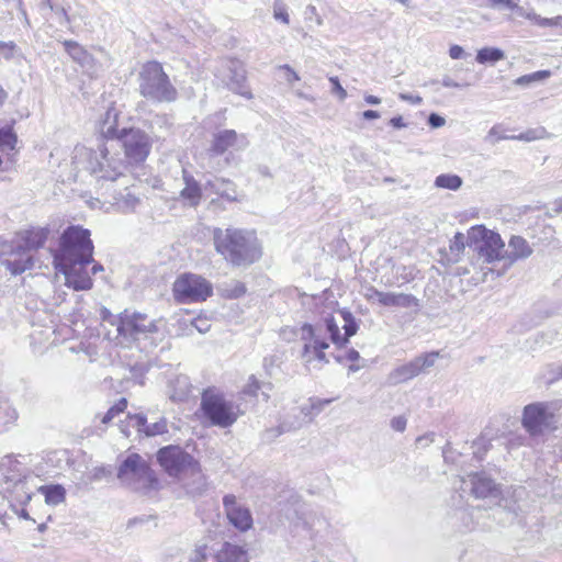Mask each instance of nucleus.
I'll return each mask as SVG.
<instances>
[{
    "label": "nucleus",
    "mask_w": 562,
    "mask_h": 562,
    "mask_svg": "<svg viewBox=\"0 0 562 562\" xmlns=\"http://www.w3.org/2000/svg\"><path fill=\"white\" fill-rule=\"evenodd\" d=\"M463 181L458 175L442 173L436 177L435 186L442 189L457 191L461 188Z\"/></svg>",
    "instance_id": "obj_35"
},
{
    "label": "nucleus",
    "mask_w": 562,
    "mask_h": 562,
    "mask_svg": "<svg viewBox=\"0 0 562 562\" xmlns=\"http://www.w3.org/2000/svg\"><path fill=\"white\" fill-rule=\"evenodd\" d=\"M531 21L539 25V26H542V27H547V26H551V19H548V18H541L540 15L536 14L535 12L532 13V19Z\"/></svg>",
    "instance_id": "obj_60"
},
{
    "label": "nucleus",
    "mask_w": 562,
    "mask_h": 562,
    "mask_svg": "<svg viewBox=\"0 0 562 562\" xmlns=\"http://www.w3.org/2000/svg\"><path fill=\"white\" fill-rule=\"evenodd\" d=\"M371 291L372 294L369 296V299L375 297L378 302L383 306L408 308L419 305L418 299L413 294L382 292L374 288H372Z\"/></svg>",
    "instance_id": "obj_20"
},
{
    "label": "nucleus",
    "mask_w": 562,
    "mask_h": 562,
    "mask_svg": "<svg viewBox=\"0 0 562 562\" xmlns=\"http://www.w3.org/2000/svg\"><path fill=\"white\" fill-rule=\"evenodd\" d=\"M125 154L127 164H142L148 157L153 142L150 136L143 130L136 127L122 128L116 138Z\"/></svg>",
    "instance_id": "obj_11"
},
{
    "label": "nucleus",
    "mask_w": 562,
    "mask_h": 562,
    "mask_svg": "<svg viewBox=\"0 0 562 562\" xmlns=\"http://www.w3.org/2000/svg\"><path fill=\"white\" fill-rule=\"evenodd\" d=\"M427 122L432 128H439L445 125L446 120L437 113H430Z\"/></svg>",
    "instance_id": "obj_53"
},
{
    "label": "nucleus",
    "mask_w": 562,
    "mask_h": 562,
    "mask_svg": "<svg viewBox=\"0 0 562 562\" xmlns=\"http://www.w3.org/2000/svg\"><path fill=\"white\" fill-rule=\"evenodd\" d=\"M119 112L115 109H109L101 122V134L108 139H116L121 130L117 128Z\"/></svg>",
    "instance_id": "obj_29"
},
{
    "label": "nucleus",
    "mask_w": 562,
    "mask_h": 562,
    "mask_svg": "<svg viewBox=\"0 0 562 562\" xmlns=\"http://www.w3.org/2000/svg\"><path fill=\"white\" fill-rule=\"evenodd\" d=\"M315 327L318 328L317 333H321L322 328L324 327L328 333L331 342L338 348L347 345V337L340 334L339 326L334 316L327 315L323 321V325H316Z\"/></svg>",
    "instance_id": "obj_28"
},
{
    "label": "nucleus",
    "mask_w": 562,
    "mask_h": 562,
    "mask_svg": "<svg viewBox=\"0 0 562 562\" xmlns=\"http://www.w3.org/2000/svg\"><path fill=\"white\" fill-rule=\"evenodd\" d=\"M14 123L15 121H12L10 125L0 126V150L3 153L14 150L18 143V136L13 131Z\"/></svg>",
    "instance_id": "obj_33"
},
{
    "label": "nucleus",
    "mask_w": 562,
    "mask_h": 562,
    "mask_svg": "<svg viewBox=\"0 0 562 562\" xmlns=\"http://www.w3.org/2000/svg\"><path fill=\"white\" fill-rule=\"evenodd\" d=\"M99 314L102 322H106L110 325L117 327L119 315H113L105 306L100 307Z\"/></svg>",
    "instance_id": "obj_47"
},
{
    "label": "nucleus",
    "mask_w": 562,
    "mask_h": 562,
    "mask_svg": "<svg viewBox=\"0 0 562 562\" xmlns=\"http://www.w3.org/2000/svg\"><path fill=\"white\" fill-rule=\"evenodd\" d=\"M157 460L170 476H178L184 472L200 474L198 461L179 446L160 448L157 451Z\"/></svg>",
    "instance_id": "obj_10"
},
{
    "label": "nucleus",
    "mask_w": 562,
    "mask_h": 562,
    "mask_svg": "<svg viewBox=\"0 0 562 562\" xmlns=\"http://www.w3.org/2000/svg\"><path fill=\"white\" fill-rule=\"evenodd\" d=\"M220 295L224 299L235 300L241 297L246 293V285L241 281L231 280L223 282L217 286Z\"/></svg>",
    "instance_id": "obj_30"
},
{
    "label": "nucleus",
    "mask_w": 562,
    "mask_h": 562,
    "mask_svg": "<svg viewBox=\"0 0 562 562\" xmlns=\"http://www.w3.org/2000/svg\"><path fill=\"white\" fill-rule=\"evenodd\" d=\"M441 83L446 88H462L469 86L468 83H459L449 76H445L441 80Z\"/></svg>",
    "instance_id": "obj_56"
},
{
    "label": "nucleus",
    "mask_w": 562,
    "mask_h": 562,
    "mask_svg": "<svg viewBox=\"0 0 562 562\" xmlns=\"http://www.w3.org/2000/svg\"><path fill=\"white\" fill-rule=\"evenodd\" d=\"M112 474V471L108 467H98L94 468L91 473V481H100L103 477L110 476Z\"/></svg>",
    "instance_id": "obj_51"
},
{
    "label": "nucleus",
    "mask_w": 562,
    "mask_h": 562,
    "mask_svg": "<svg viewBox=\"0 0 562 562\" xmlns=\"http://www.w3.org/2000/svg\"><path fill=\"white\" fill-rule=\"evenodd\" d=\"M38 492L44 495L45 503L52 506L63 503L66 498V491L59 484L43 485Z\"/></svg>",
    "instance_id": "obj_31"
},
{
    "label": "nucleus",
    "mask_w": 562,
    "mask_h": 562,
    "mask_svg": "<svg viewBox=\"0 0 562 562\" xmlns=\"http://www.w3.org/2000/svg\"><path fill=\"white\" fill-rule=\"evenodd\" d=\"M207 184L215 187L216 193L226 196L229 200H235V190H232V193H229L226 189H221L223 186H231L232 182L229 180L221 179L216 180L215 183H212L211 181L207 182Z\"/></svg>",
    "instance_id": "obj_44"
},
{
    "label": "nucleus",
    "mask_w": 562,
    "mask_h": 562,
    "mask_svg": "<svg viewBox=\"0 0 562 562\" xmlns=\"http://www.w3.org/2000/svg\"><path fill=\"white\" fill-rule=\"evenodd\" d=\"M201 409L210 425L228 428L244 414L239 404L227 400L223 394L205 391L201 398Z\"/></svg>",
    "instance_id": "obj_7"
},
{
    "label": "nucleus",
    "mask_w": 562,
    "mask_h": 562,
    "mask_svg": "<svg viewBox=\"0 0 562 562\" xmlns=\"http://www.w3.org/2000/svg\"><path fill=\"white\" fill-rule=\"evenodd\" d=\"M223 505L229 522L241 531L248 530L252 525L250 512L237 504L236 497L227 494L223 497Z\"/></svg>",
    "instance_id": "obj_16"
},
{
    "label": "nucleus",
    "mask_w": 562,
    "mask_h": 562,
    "mask_svg": "<svg viewBox=\"0 0 562 562\" xmlns=\"http://www.w3.org/2000/svg\"><path fill=\"white\" fill-rule=\"evenodd\" d=\"M16 56H21V52L14 42L0 41V63L10 61Z\"/></svg>",
    "instance_id": "obj_39"
},
{
    "label": "nucleus",
    "mask_w": 562,
    "mask_h": 562,
    "mask_svg": "<svg viewBox=\"0 0 562 562\" xmlns=\"http://www.w3.org/2000/svg\"><path fill=\"white\" fill-rule=\"evenodd\" d=\"M87 168L95 180L103 184L124 177L127 164L120 154L111 153L108 144H100L97 149L90 150Z\"/></svg>",
    "instance_id": "obj_6"
},
{
    "label": "nucleus",
    "mask_w": 562,
    "mask_h": 562,
    "mask_svg": "<svg viewBox=\"0 0 562 562\" xmlns=\"http://www.w3.org/2000/svg\"><path fill=\"white\" fill-rule=\"evenodd\" d=\"M113 200V205L122 213L134 212L140 203L139 198L133 194L128 188H125L124 191H121L114 195Z\"/></svg>",
    "instance_id": "obj_27"
},
{
    "label": "nucleus",
    "mask_w": 562,
    "mask_h": 562,
    "mask_svg": "<svg viewBox=\"0 0 562 562\" xmlns=\"http://www.w3.org/2000/svg\"><path fill=\"white\" fill-rule=\"evenodd\" d=\"M172 292L178 303H198L213 294V285L202 276L188 272L176 279Z\"/></svg>",
    "instance_id": "obj_9"
},
{
    "label": "nucleus",
    "mask_w": 562,
    "mask_h": 562,
    "mask_svg": "<svg viewBox=\"0 0 562 562\" xmlns=\"http://www.w3.org/2000/svg\"><path fill=\"white\" fill-rule=\"evenodd\" d=\"M464 55V50L461 46L459 45H452L450 46L449 48V56L452 58V59H460L462 58Z\"/></svg>",
    "instance_id": "obj_59"
},
{
    "label": "nucleus",
    "mask_w": 562,
    "mask_h": 562,
    "mask_svg": "<svg viewBox=\"0 0 562 562\" xmlns=\"http://www.w3.org/2000/svg\"><path fill=\"white\" fill-rule=\"evenodd\" d=\"M273 16L277 20H280L284 24L290 23V16L286 11V5L282 0H274L273 2Z\"/></svg>",
    "instance_id": "obj_43"
},
{
    "label": "nucleus",
    "mask_w": 562,
    "mask_h": 562,
    "mask_svg": "<svg viewBox=\"0 0 562 562\" xmlns=\"http://www.w3.org/2000/svg\"><path fill=\"white\" fill-rule=\"evenodd\" d=\"M63 46L70 58L78 63L81 67L91 69L94 63L93 57L78 42L66 40Z\"/></svg>",
    "instance_id": "obj_24"
},
{
    "label": "nucleus",
    "mask_w": 562,
    "mask_h": 562,
    "mask_svg": "<svg viewBox=\"0 0 562 562\" xmlns=\"http://www.w3.org/2000/svg\"><path fill=\"white\" fill-rule=\"evenodd\" d=\"M536 138L537 137L535 135V131H528V132L521 133L519 135L510 136V139H518V140H526V142H530V140H533Z\"/></svg>",
    "instance_id": "obj_61"
},
{
    "label": "nucleus",
    "mask_w": 562,
    "mask_h": 562,
    "mask_svg": "<svg viewBox=\"0 0 562 562\" xmlns=\"http://www.w3.org/2000/svg\"><path fill=\"white\" fill-rule=\"evenodd\" d=\"M183 181L186 186L180 191V198L183 200L186 205L191 207L198 206L202 199V190L200 183L187 171H183Z\"/></svg>",
    "instance_id": "obj_23"
},
{
    "label": "nucleus",
    "mask_w": 562,
    "mask_h": 562,
    "mask_svg": "<svg viewBox=\"0 0 562 562\" xmlns=\"http://www.w3.org/2000/svg\"><path fill=\"white\" fill-rule=\"evenodd\" d=\"M216 562H248V555L243 547L225 542L215 554Z\"/></svg>",
    "instance_id": "obj_25"
},
{
    "label": "nucleus",
    "mask_w": 562,
    "mask_h": 562,
    "mask_svg": "<svg viewBox=\"0 0 562 562\" xmlns=\"http://www.w3.org/2000/svg\"><path fill=\"white\" fill-rule=\"evenodd\" d=\"M18 418L16 409L8 400L0 398V426L5 427L13 424Z\"/></svg>",
    "instance_id": "obj_38"
},
{
    "label": "nucleus",
    "mask_w": 562,
    "mask_h": 562,
    "mask_svg": "<svg viewBox=\"0 0 562 562\" xmlns=\"http://www.w3.org/2000/svg\"><path fill=\"white\" fill-rule=\"evenodd\" d=\"M533 252L532 247L521 236L513 235L508 241V250H505L506 262L505 267H510L518 260L529 258Z\"/></svg>",
    "instance_id": "obj_21"
},
{
    "label": "nucleus",
    "mask_w": 562,
    "mask_h": 562,
    "mask_svg": "<svg viewBox=\"0 0 562 562\" xmlns=\"http://www.w3.org/2000/svg\"><path fill=\"white\" fill-rule=\"evenodd\" d=\"M168 432L167 428V422L165 418L160 419L159 422L147 424V426L144 428V434L147 437H153L157 435H162Z\"/></svg>",
    "instance_id": "obj_42"
},
{
    "label": "nucleus",
    "mask_w": 562,
    "mask_h": 562,
    "mask_svg": "<svg viewBox=\"0 0 562 562\" xmlns=\"http://www.w3.org/2000/svg\"><path fill=\"white\" fill-rule=\"evenodd\" d=\"M434 434H427V435H424V436H419L417 439H416V443L419 445V446H428L429 442H432L434 441Z\"/></svg>",
    "instance_id": "obj_63"
},
{
    "label": "nucleus",
    "mask_w": 562,
    "mask_h": 562,
    "mask_svg": "<svg viewBox=\"0 0 562 562\" xmlns=\"http://www.w3.org/2000/svg\"><path fill=\"white\" fill-rule=\"evenodd\" d=\"M279 68L282 70H285L288 72V76H286L288 82L292 83L293 81L300 80L299 75L289 65H282Z\"/></svg>",
    "instance_id": "obj_57"
},
{
    "label": "nucleus",
    "mask_w": 562,
    "mask_h": 562,
    "mask_svg": "<svg viewBox=\"0 0 562 562\" xmlns=\"http://www.w3.org/2000/svg\"><path fill=\"white\" fill-rule=\"evenodd\" d=\"M227 70L226 86L228 89L248 100L252 99V93L246 85V70L243 64L238 60H229L227 63Z\"/></svg>",
    "instance_id": "obj_18"
},
{
    "label": "nucleus",
    "mask_w": 562,
    "mask_h": 562,
    "mask_svg": "<svg viewBox=\"0 0 562 562\" xmlns=\"http://www.w3.org/2000/svg\"><path fill=\"white\" fill-rule=\"evenodd\" d=\"M498 128H499V127H498L497 125L493 126V127L488 131V133H487V135H486V137H485V140L494 145L496 142H498V140H501V139H510V136H507V135H501V134L498 133Z\"/></svg>",
    "instance_id": "obj_50"
},
{
    "label": "nucleus",
    "mask_w": 562,
    "mask_h": 562,
    "mask_svg": "<svg viewBox=\"0 0 562 562\" xmlns=\"http://www.w3.org/2000/svg\"><path fill=\"white\" fill-rule=\"evenodd\" d=\"M260 390L261 382L255 375H250L248 383L244 387V393L250 396H257Z\"/></svg>",
    "instance_id": "obj_45"
},
{
    "label": "nucleus",
    "mask_w": 562,
    "mask_h": 562,
    "mask_svg": "<svg viewBox=\"0 0 562 562\" xmlns=\"http://www.w3.org/2000/svg\"><path fill=\"white\" fill-rule=\"evenodd\" d=\"M249 140L245 134H238L235 130H220L212 135L209 151L220 156L226 150H244L248 147Z\"/></svg>",
    "instance_id": "obj_14"
},
{
    "label": "nucleus",
    "mask_w": 562,
    "mask_h": 562,
    "mask_svg": "<svg viewBox=\"0 0 562 562\" xmlns=\"http://www.w3.org/2000/svg\"><path fill=\"white\" fill-rule=\"evenodd\" d=\"M130 424L137 429L138 432L144 434V428L147 426V418L143 414L128 415Z\"/></svg>",
    "instance_id": "obj_46"
},
{
    "label": "nucleus",
    "mask_w": 562,
    "mask_h": 562,
    "mask_svg": "<svg viewBox=\"0 0 562 562\" xmlns=\"http://www.w3.org/2000/svg\"><path fill=\"white\" fill-rule=\"evenodd\" d=\"M50 229L48 227H32L23 233V245L16 247L12 252L14 258L5 259L3 265L13 274L18 276L33 267L31 250L42 248L46 243Z\"/></svg>",
    "instance_id": "obj_8"
},
{
    "label": "nucleus",
    "mask_w": 562,
    "mask_h": 562,
    "mask_svg": "<svg viewBox=\"0 0 562 562\" xmlns=\"http://www.w3.org/2000/svg\"><path fill=\"white\" fill-rule=\"evenodd\" d=\"M52 12H54L59 18L60 24H69L70 18L68 15L67 10L58 4L53 3V8H48Z\"/></svg>",
    "instance_id": "obj_48"
},
{
    "label": "nucleus",
    "mask_w": 562,
    "mask_h": 562,
    "mask_svg": "<svg viewBox=\"0 0 562 562\" xmlns=\"http://www.w3.org/2000/svg\"><path fill=\"white\" fill-rule=\"evenodd\" d=\"M127 407L126 398H120L113 406H111L105 415L102 417V424H109L116 415L123 413Z\"/></svg>",
    "instance_id": "obj_41"
},
{
    "label": "nucleus",
    "mask_w": 562,
    "mask_h": 562,
    "mask_svg": "<svg viewBox=\"0 0 562 562\" xmlns=\"http://www.w3.org/2000/svg\"><path fill=\"white\" fill-rule=\"evenodd\" d=\"M303 414H300V407L292 408L274 428L266 430L267 439H274L282 434L295 431L307 424Z\"/></svg>",
    "instance_id": "obj_19"
},
{
    "label": "nucleus",
    "mask_w": 562,
    "mask_h": 562,
    "mask_svg": "<svg viewBox=\"0 0 562 562\" xmlns=\"http://www.w3.org/2000/svg\"><path fill=\"white\" fill-rule=\"evenodd\" d=\"M551 405L547 402H536L524 407L521 424L530 435H539L550 425L553 417Z\"/></svg>",
    "instance_id": "obj_13"
},
{
    "label": "nucleus",
    "mask_w": 562,
    "mask_h": 562,
    "mask_svg": "<svg viewBox=\"0 0 562 562\" xmlns=\"http://www.w3.org/2000/svg\"><path fill=\"white\" fill-rule=\"evenodd\" d=\"M171 387L172 391L169 396L173 402H182L191 393L189 379L184 375L178 376L173 382H171Z\"/></svg>",
    "instance_id": "obj_32"
},
{
    "label": "nucleus",
    "mask_w": 562,
    "mask_h": 562,
    "mask_svg": "<svg viewBox=\"0 0 562 562\" xmlns=\"http://www.w3.org/2000/svg\"><path fill=\"white\" fill-rule=\"evenodd\" d=\"M438 352H429L420 355L409 362L393 369L387 375V383L390 385H397L407 382L422 373H427L434 367Z\"/></svg>",
    "instance_id": "obj_12"
},
{
    "label": "nucleus",
    "mask_w": 562,
    "mask_h": 562,
    "mask_svg": "<svg viewBox=\"0 0 562 562\" xmlns=\"http://www.w3.org/2000/svg\"><path fill=\"white\" fill-rule=\"evenodd\" d=\"M205 549V546L196 549L191 557V562H203L206 558Z\"/></svg>",
    "instance_id": "obj_58"
},
{
    "label": "nucleus",
    "mask_w": 562,
    "mask_h": 562,
    "mask_svg": "<svg viewBox=\"0 0 562 562\" xmlns=\"http://www.w3.org/2000/svg\"><path fill=\"white\" fill-rule=\"evenodd\" d=\"M480 233L482 234V239L475 244L474 248L477 251L479 258L487 263L499 260L506 261L505 244L499 234L486 231L485 228L480 229Z\"/></svg>",
    "instance_id": "obj_15"
},
{
    "label": "nucleus",
    "mask_w": 562,
    "mask_h": 562,
    "mask_svg": "<svg viewBox=\"0 0 562 562\" xmlns=\"http://www.w3.org/2000/svg\"><path fill=\"white\" fill-rule=\"evenodd\" d=\"M460 482V490L463 492L470 491L476 498H485L495 490L494 481L484 472L471 473L467 479L462 477Z\"/></svg>",
    "instance_id": "obj_17"
},
{
    "label": "nucleus",
    "mask_w": 562,
    "mask_h": 562,
    "mask_svg": "<svg viewBox=\"0 0 562 562\" xmlns=\"http://www.w3.org/2000/svg\"><path fill=\"white\" fill-rule=\"evenodd\" d=\"M400 99L404 100V101H407V102H411L413 104H420L423 102L422 97H419V95H412V94H408V93H400Z\"/></svg>",
    "instance_id": "obj_62"
},
{
    "label": "nucleus",
    "mask_w": 562,
    "mask_h": 562,
    "mask_svg": "<svg viewBox=\"0 0 562 562\" xmlns=\"http://www.w3.org/2000/svg\"><path fill=\"white\" fill-rule=\"evenodd\" d=\"M192 325L196 328L200 333H205L210 328V324L206 318H195L192 322Z\"/></svg>",
    "instance_id": "obj_55"
},
{
    "label": "nucleus",
    "mask_w": 562,
    "mask_h": 562,
    "mask_svg": "<svg viewBox=\"0 0 562 562\" xmlns=\"http://www.w3.org/2000/svg\"><path fill=\"white\" fill-rule=\"evenodd\" d=\"M539 379L547 385H551L554 382L562 380V363H550L547 364Z\"/></svg>",
    "instance_id": "obj_36"
},
{
    "label": "nucleus",
    "mask_w": 562,
    "mask_h": 562,
    "mask_svg": "<svg viewBox=\"0 0 562 562\" xmlns=\"http://www.w3.org/2000/svg\"><path fill=\"white\" fill-rule=\"evenodd\" d=\"M505 58V53L497 47H483L477 50L476 54V61L479 64H491L494 65L495 63L502 60Z\"/></svg>",
    "instance_id": "obj_34"
},
{
    "label": "nucleus",
    "mask_w": 562,
    "mask_h": 562,
    "mask_svg": "<svg viewBox=\"0 0 562 562\" xmlns=\"http://www.w3.org/2000/svg\"><path fill=\"white\" fill-rule=\"evenodd\" d=\"M530 78L535 81L543 80L550 76V71L548 70H539L532 74H529Z\"/></svg>",
    "instance_id": "obj_64"
},
{
    "label": "nucleus",
    "mask_w": 562,
    "mask_h": 562,
    "mask_svg": "<svg viewBox=\"0 0 562 562\" xmlns=\"http://www.w3.org/2000/svg\"><path fill=\"white\" fill-rule=\"evenodd\" d=\"M93 261V244L90 231L79 225L67 227L56 250H53L55 268L66 278V284L75 291L90 290L93 281L88 266Z\"/></svg>",
    "instance_id": "obj_1"
},
{
    "label": "nucleus",
    "mask_w": 562,
    "mask_h": 562,
    "mask_svg": "<svg viewBox=\"0 0 562 562\" xmlns=\"http://www.w3.org/2000/svg\"><path fill=\"white\" fill-rule=\"evenodd\" d=\"M406 418L404 416L393 417L391 420V427L400 432H403L406 428Z\"/></svg>",
    "instance_id": "obj_54"
},
{
    "label": "nucleus",
    "mask_w": 562,
    "mask_h": 562,
    "mask_svg": "<svg viewBox=\"0 0 562 562\" xmlns=\"http://www.w3.org/2000/svg\"><path fill=\"white\" fill-rule=\"evenodd\" d=\"M335 360H336L337 362H339V363H341L344 360H347V361H350V362H352V363H353V362H356V361L361 360V357H360V353H359L356 349L351 348V349H349V350L346 352L345 357L336 356V357H335Z\"/></svg>",
    "instance_id": "obj_52"
},
{
    "label": "nucleus",
    "mask_w": 562,
    "mask_h": 562,
    "mask_svg": "<svg viewBox=\"0 0 562 562\" xmlns=\"http://www.w3.org/2000/svg\"><path fill=\"white\" fill-rule=\"evenodd\" d=\"M157 322L140 312L124 310L119 314L117 335L128 344H137L140 350L157 346Z\"/></svg>",
    "instance_id": "obj_4"
},
{
    "label": "nucleus",
    "mask_w": 562,
    "mask_h": 562,
    "mask_svg": "<svg viewBox=\"0 0 562 562\" xmlns=\"http://www.w3.org/2000/svg\"><path fill=\"white\" fill-rule=\"evenodd\" d=\"M333 401L334 398L310 397L307 403L300 406V414H303V416L306 418L305 420L307 424H310Z\"/></svg>",
    "instance_id": "obj_26"
},
{
    "label": "nucleus",
    "mask_w": 562,
    "mask_h": 562,
    "mask_svg": "<svg viewBox=\"0 0 562 562\" xmlns=\"http://www.w3.org/2000/svg\"><path fill=\"white\" fill-rule=\"evenodd\" d=\"M215 250L233 267H248L260 259L261 247L254 232L240 228H214Z\"/></svg>",
    "instance_id": "obj_2"
},
{
    "label": "nucleus",
    "mask_w": 562,
    "mask_h": 562,
    "mask_svg": "<svg viewBox=\"0 0 562 562\" xmlns=\"http://www.w3.org/2000/svg\"><path fill=\"white\" fill-rule=\"evenodd\" d=\"M138 91L145 99L156 103H170L177 100L178 91L156 60L145 63L138 72Z\"/></svg>",
    "instance_id": "obj_3"
},
{
    "label": "nucleus",
    "mask_w": 562,
    "mask_h": 562,
    "mask_svg": "<svg viewBox=\"0 0 562 562\" xmlns=\"http://www.w3.org/2000/svg\"><path fill=\"white\" fill-rule=\"evenodd\" d=\"M464 240L465 236L462 233H457L453 236L452 240L450 241L449 248L452 255L451 260H453L454 262L459 261L460 255L463 252L465 248Z\"/></svg>",
    "instance_id": "obj_40"
},
{
    "label": "nucleus",
    "mask_w": 562,
    "mask_h": 562,
    "mask_svg": "<svg viewBox=\"0 0 562 562\" xmlns=\"http://www.w3.org/2000/svg\"><path fill=\"white\" fill-rule=\"evenodd\" d=\"M301 339L313 340V352L316 360L328 363L329 360L324 352L329 347L328 342L322 338V333H317L318 328L305 323L302 328Z\"/></svg>",
    "instance_id": "obj_22"
},
{
    "label": "nucleus",
    "mask_w": 562,
    "mask_h": 562,
    "mask_svg": "<svg viewBox=\"0 0 562 562\" xmlns=\"http://www.w3.org/2000/svg\"><path fill=\"white\" fill-rule=\"evenodd\" d=\"M116 476L123 486L136 492L156 490L159 485L155 472L138 453H130L122 461Z\"/></svg>",
    "instance_id": "obj_5"
},
{
    "label": "nucleus",
    "mask_w": 562,
    "mask_h": 562,
    "mask_svg": "<svg viewBox=\"0 0 562 562\" xmlns=\"http://www.w3.org/2000/svg\"><path fill=\"white\" fill-rule=\"evenodd\" d=\"M339 315L344 321L342 329L345 330L344 336L347 337V344L349 342V338L357 334L359 329V325L352 315V313L346 308L339 310Z\"/></svg>",
    "instance_id": "obj_37"
},
{
    "label": "nucleus",
    "mask_w": 562,
    "mask_h": 562,
    "mask_svg": "<svg viewBox=\"0 0 562 562\" xmlns=\"http://www.w3.org/2000/svg\"><path fill=\"white\" fill-rule=\"evenodd\" d=\"M329 81L331 83V92L337 94L339 100H345L347 98V92L346 90L342 88V86L340 85L339 80L337 77H330L329 78Z\"/></svg>",
    "instance_id": "obj_49"
}]
</instances>
